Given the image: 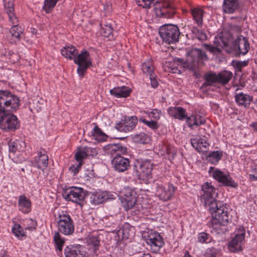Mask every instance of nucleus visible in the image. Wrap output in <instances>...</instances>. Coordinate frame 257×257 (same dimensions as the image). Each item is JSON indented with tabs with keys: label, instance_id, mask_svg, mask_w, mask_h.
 <instances>
[{
	"label": "nucleus",
	"instance_id": "f257e3e1",
	"mask_svg": "<svg viewBox=\"0 0 257 257\" xmlns=\"http://www.w3.org/2000/svg\"><path fill=\"white\" fill-rule=\"evenodd\" d=\"M217 193L216 189L211 183L205 182L202 186L200 191V200L204 206L208 208L212 215V219L208 222V225L211 227L217 233L224 232L225 226L229 221L226 204L215 199Z\"/></svg>",
	"mask_w": 257,
	"mask_h": 257
},
{
	"label": "nucleus",
	"instance_id": "f03ea898",
	"mask_svg": "<svg viewBox=\"0 0 257 257\" xmlns=\"http://www.w3.org/2000/svg\"><path fill=\"white\" fill-rule=\"evenodd\" d=\"M20 106L19 98L10 91H0V128L5 132H14L20 126L17 116L6 111H16Z\"/></svg>",
	"mask_w": 257,
	"mask_h": 257
},
{
	"label": "nucleus",
	"instance_id": "7ed1b4c3",
	"mask_svg": "<svg viewBox=\"0 0 257 257\" xmlns=\"http://www.w3.org/2000/svg\"><path fill=\"white\" fill-rule=\"evenodd\" d=\"M187 60L175 58L173 63L167 62L163 66L164 70L172 73H181L179 68H186L191 70H195L198 63H202V61L206 60L207 57L206 53L202 49H190L186 52Z\"/></svg>",
	"mask_w": 257,
	"mask_h": 257
},
{
	"label": "nucleus",
	"instance_id": "20e7f679",
	"mask_svg": "<svg viewBox=\"0 0 257 257\" xmlns=\"http://www.w3.org/2000/svg\"><path fill=\"white\" fill-rule=\"evenodd\" d=\"M60 49L61 54L65 58L73 60L78 65L77 73L80 77H83L87 69L92 66L89 53L86 50L78 53V49Z\"/></svg>",
	"mask_w": 257,
	"mask_h": 257
},
{
	"label": "nucleus",
	"instance_id": "39448f33",
	"mask_svg": "<svg viewBox=\"0 0 257 257\" xmlns=\"http://www.w3.org/2000/svg\"><path fill=\"white\" fill-rule=\"evenodd\" d=\"M155 0H136L137 4L144 9H149L154 6V11L157 17L170 18L174 14V8L167 2H156Z\"/></svg>",
	"mask_w": 257,
	"mask_h": 257
},
{
	"label": "nucleus",
	"instance_id": "423d86ee",
	"mask_svg": "<svg viewBox=\"0 0 257 257\" xmlns=\"http://www.w3.org/2000/svg\"><path fill=\"white\" fill-rule=\"evenodd\" d=\"M241 28L240 27L236 25H232L230 28V33H222L220 35L215 37L214 41L215 46L210 48H218V47H225L229 46L230 43L231 39L241 32Z\"/></svg>",
	"mask_w": 257,
	"mask_h": 257
},
{
	"label": "nucleus",
	"instance_id": "0eeeda50",
	"mask_svg": "<svg viewBox=\"0 0 257 257\" xmlns=\"http://www.w3.org/2000/svg\"><path fill=\"white\" fill-rule=\"evenodd\" d=\"M159 34L163 42L171 44L178 41L180 33L177 26L167 24L160 28Z\"/></svg>",
	"mask_w": 257,
	"mask_h": 257
},
{
	"label": "nucleus",
	"instance_id": "6e6552de",
	"mask_svg": "<svg viewBox=\"0 0 257 257\" xmlns=\"http://www.w3.org/2000/svg\"><path fill=\"white\" fill-rule=\"evenodd\" d=\"M58 231L64 235H72L74 232L73 221L69 214L62 212L59 214V220L57 221Z\"/></svg>",
	"mask_w": 257,
	"mask_h": 257
},
{
	"label": "nucleus",
	"instance_id": "1a4fd4ad",
	"mask_svg": "<svg viewBox=\"0 0 257 257\" xmlns=\"http://www.w3.org/2000/svg\"><path fill=\"white\" fill-rule=\"evenodd\" d=\"M86 196V192L82 188L70 187L67 188L63 194L64 198L79 204L81 207Z\"/></svg>",
	"mask_w": 257,
	"mask_h": 257
},
{
	"label": "nucleus",
	"instance_id": "9d476101",
	"mask_svg": "<svg viewBox=\"0 0 257 257\" xmlns=\"http://www.w3.org/2000/svg\"><path fill=\"white\" fill-rule=\"evenodd\" d=\"M208 173L210 176L225 186L233 188H236L237 186V183L232 179L228 173L225 174L219 169L213 167L209 168Z\"/></svg>",
	"mask_w": 257,
	"mask_h": 257
},
{
	"label": "nucleus",
	"instance_id": "9b49d317",
	"mask_svg": "<svg viewBox=\"0 0 257 257\" xmlns=\"http://www.w3.org/2000/svg\"><path fill=\"white\" fill-rule=\"evenodd\" d=\"M232 76V73L227 70L222 71L217 74L215 73H210L205 76V84L211 85L212 83H218L225 85L229 82Z\"/></svg>",
	"mask_w": 257,
	"mask_h": 257
},
{
	"label": "nucleus",
	"instance_id": "f8f14e48",
	"mask_svg": "<svg viewBox=\"0 0 257 257\" xmlns=\"http://www.w3.org/2000/svg\"><path fill=\"white\" fill-rule=\"evenodd\" d=\"M176 188L171 183L165 186L157 183L156 184V196L160 200L168 201L172 199L174 195Z\"/></svg>",
	"mask_w": 257,
	"mask_h": 257
},
{
	"label": "nucleus",
	"instance_id": "ddd939ff",
	"mask_svg": "<svg viewBox=\"0 0 257 257\" xmlns=\"http://www.w3.org/2000/svg\"><path fill=\"white\" fill-rule=\"evenodd\" d=\"M245 235L244 227L239 226L235 231V236L228 242V249L233 252L241 250L242 243L245 240Z\"/></svg>",
	"mask_w": 257,
	"mask_h": 257
},
{
	"label": "nucleus",
	"instance_id": "4468645a",
	"mask_svg": "<svg viewBox=\"0 0 257 257\" xmlns=\"http://www.w3.org/2000/svg\"><path fill=\"white\" fill-rule=\"evenodd\" d=\"M146 243L150 245L153 252H158L163 245L164 242L162 237L157 231L151 230L148 232L146 238Z\"/></svg>",
	"mask_w": 257,
	"mask_h": 257
},
{
	"label": "nucleus",
	"instance_id": "2eb2a0df",
	"mask_svg": "<svg viewBox=\"0 0 257 257\" xmlns=\"http://www.w3.org/2000/svg\"><path fill=\"white\" fill-rule=\"evenodd\" d=\"M138 121V119L135 116H125L116 124L115 127L120 132H130L135 128Z\"/></svg>",
	"mask_w": 257,
	"mask_h": 257
},
{
	"label": "nucleus",
	"instance_id": "dca6fc26",
	"mask_svg": "<svg viewBox=\"0 0 257 257\" xmlns=\"http://www.w3.org/2000/svg\"><path fill=\"white\" fill-rule=\"evenodd\" d=\"M124 196L121 200L122 206L126 210L133 208L137 202L135 191L128 188H125Z\"/></svg>",
	"mask_w": 257,
	"mask_h": 257
},
{
	"label": "nucleus",
	"instance_id": "f3484780",
	"mask_svg": "<svg viewBox=\"0 0 257 257\" xmlns=\"http://www.w3.org/2000/svg\"><path fill=\"white\" fill-rule=\"evenodd\" d=\"M34 164L42 171L46 169L48 164V156L46 151L40 149L37 153V156L34 158Z\"/></svg>",
	"mask_w": 257,
	"mask_h": 257
},
{
	"label": "nucleus",
	"instance_id": "a211bd4d",
	"mask_svg": "<svg viewBox=\"0 0 257 257\" xmlns=\"http://www.w3.org/2000/svg\"><path fill=\"white\" fill-rule=\"evenodd\" d=\"M112 164L115 170L118 172H123L131 167L130 160L118 155L113 159Z\"/></svg>",
	"mask_w": 257,
	"mask_h": 257
},
{
	"label": "nucleus",
	"instance_id": "6ab92c4d",
	"mask_svg": "<svg viewBox=\"0 0 257 257\" xmlns=\"http://www.w3.org/2000/svg\"><path fill=\"white\" fill-rule=\"evenodd\" d=\"M97 154L95 148L89 147H80L77 149L75 155L76 160H81L86 158L88 156L94 157Z\"/></svg>",
	"mask_w": 257,
	"mask_h": 257
},
{
	"label": "nucleus",
	"instance_id": "aec40b11",
	"mask_svg": "<svg viewBox=\"0 0 257 257\" xmlns=\"http://www.w3.org/2000/svg\"><path fill=\"white\" fill-rule=\"evenodd\" d=\"M82 249L79 244H70L65 247L64 253L65 257H84Z\"/></svg>",
	"mask_w": 257,
	"mask_h": 257
},
{
	"label": "nucleus",
	"instance_id": "412c9836",
	"mask_svg": "<svg viewBox=\"0 0 257 257\" xmlns=\"http://www.w3.org/2000/svg\"><path fill=\"white\" fill-rule=\"evenodd\" d=\"M185 120L187 125L191 129L205 123V119L201 115L196 112L192 113L190 116L187 115Z\"/></svg>",
	"mask_w": 257,
	"mask_h": 257
},
{
	"label": "nucleus",
	"instance_id": "4be33fe9",
	"mask_svg": "<svg viewBox=\"0 0 257 257\" xmlns=\"http://www.w3.org/2000/svg\"><path fill=\"white\" fill-rule=\"evenodd\" d=\"M192 147L199 153L206 152L209 149V144L205 138H195L191 139Z\"/></svg>",
	"mask_w": 257,
	"mask_h": 257
},
{
	"label": "nucleus",
	"instance_id": "5701e85b",
	"mask_svg": "<svg viewBox=\"0 0 257 257\" xmlns=\"http://www.w3.org/2000/svg\"><path fill=\"white\" fill-rule=\"evenodd\" d=\"M235 100L236 104L239 106L248 107L251 101L252 100V96L243 92H237V89L235 93Z\"/></svg>",
	"mask_w": 257,
	"mask_h": 257
},
{
	"label": "nucleus",
	"instance_id": "b1692460",
	"mask_svg": "<svg viewBox=\"0 0 257 257\" xmlns=\"http://www.w3.org/2000/svg\"><path fill=\"white\" fill-rule=\"evenodd\" d=\"M18 210L24 214H28L31 211V202L28 197L24 195H22L18 197Z\"/></svg>",
	"mask_w": 257,
	"mask_h": 257
},
{
	"label": "nucleus",
	"instance_id": "393cba45",
	"mask_svg": "<svg viewBox=\"0 0 257 257\" xmlns=\"http://www.w3.org/2000/svg\"><path fill=\"white\" fill-rule=\"evenodd\" d=\"M8 145L10 152L13 154L17 152H23L26 148V143L22 139L11 140L8 143Z\"/></svg>",
	"mask_w": 257,
	"mask_h": 257
},
{
	"label": "nucleus",
	"instance_id": "a878e982",
	"mask_svg": "<svg viewBox=\"0 0 257 257\" xmlns=\"http://www.w3.org/2000/svg\"><path fill=\"white\" fill-rule=\"evenodd\" d=\"M168 114L176 119L180 120H185L187 115L186 110L182 107H169L168 108Z\"/></svg>",
	"mask_w": 257,
	"mask_h": 257
},
{
	"label": "nucleus",
	"instance_id": "bb28decb",
	"mask_svg": "<svg viewBox=\"0 0 257 257\" xmlns=\"http://www.w3.org/2000/svg\"><path fill=\"white\" fill-rule=\"evenodd\" d=\"M132 90L127 86L114 87L109 90L111 95L117 98H126L131 94Z\"/></svg>",
	"mask_w": 257,
	"mask_h": 257
},
{
	"label": "nucleus",
	"instance_id": "cd10ccee",
	"mask_svg": "<svg viewBox=\"0 0 257 257\" xmlns=\"http://www.w3.org/2000/svg\"><path fill=\"white\" fill-rule=\"evenodd\" d=\"M232 48H249V44L247 38L242 35L236 36L231 39Z\"/></svg>",
	"mask_w": 257,
	"mask_h": 257
},
{
	"label": "nucleus",
	"instance_id": "c85d7f7f",
	"mask_svg": "<svg viewBox=\"0 0 257 257\" xmlns=\"http://www.w3.org/2000/svg\"><path fill=\"white\" fill-rule=\"evenodd\" d=\"M239 0H224L222 10L226 14H232L239 8Z\"/></svg>",
	"mask_w": 257,
	"mask_h": 257
},
{
	"label": "nucleus",
	"instance_id": "c756f323",
	"mask_svg": "<svg viewBox=\"0 0 257 257\" xmlns=\"http://www.w3.org/2000/svg\"><path fill=\"white\" fill-rule=\"evenodd\" d=\"M108 199L107 193L105 191H99L91 194L90 202L93 205L102 203Z\"/></svg>",
	"mask_w": 257,
	"mask_h": 257
},
{
	"label": "nucleus",
	"instance_id": "7c9ffc66",
	"mask_svg": "<svg viewBox=\"0 0 257 257\" xmlns=\"http://www.w3.org/2000/svg\"><path fill=\"white\" fill-rule=\"evenodd\" d=\"M153 165L150 161H144L140 166V173L143 177L149 179L152 177V172Z\"/></svg>",
	"mask_w": 257,
	"mask_h": 257
},
{
	"label": "nucleus",
	"instance_id": "2f4dec72",
	"mask_svg": "<svg viewBox=\"0 0 257 257\" xmlns=\"http://www.w3.org/2000/svg\"><path fill=\"white\" fill-rule=\"evenodd\" d=\"M4 3L5 11L8 16L9 20H14L17 22L16 16L15 13L14 0H3Z\"/></svg>",
	"mask_w": 257,
	"mask_h": 257
},
{
	"label": "nucleus",
	"instance_id": "473e14b6",
	"mask_svg": "<svg viewBox=\"0 0 257 257\" xmlns=\"http://www.w3.org/2000/svg\"><path fill=\"white\" fill-rule=\"evenodd\" d=\"M53 240L58 254L62 255V249L65 243V239L62 237L59 232H55Z\"/></svg>",
	"mask_w": 257,
	"mask_h": 257
},
{
	"label": "nucleus",
	"instance_id": "72a5a7b5",
	"mask_svg": "<svg viewBox=\"0 0 257 257\" xmlns=\"http://www.w3.org/2000/svg\"><path fill=\"white\" fill-rule=\"evenodd\" d=\"M16 20L17 22H16L14 20H9V21L13 25L10 30V33L12 36L18 41L20 39L21 34H22V29L20 26H19V21L17 17Z\"/></svg>",
	"mask_w": 257,
	"mask_h": 257
},
{
	"label": "nucleus",
	"instance_id": "f704fd0d",
	"mask_svg": "<svg viewBox=\"0 0 257 257\" xmlns=\"http://www.w3.org/2000/svg\"><path fill=\"white\" fill-rule=\"evenodd\" d=\"M191 14L193 20L197 26L199 27H201L203 24V10L200 8H193L191 9Z\"/></svg>",
	"mask_w": 257,
	"mask_h": 257
},
{
	"label": "nucleus",
	"instance_id": "c9c22d12",
	"mask_svg": "<svg viewBox=\"0 0 257 257\" xmlns=\"http://www.w3.org/2000/svg\"><path fill=\"white\" fill-rule=\"evenodd\" d=\"M100 34L104 37L111 40L113 38V28L110 24H100Z\"/></svg>",
	"mask_w": 257,
	"mask_h": 257
},
{
	"label": "nucleus",
	"instance_id": "e433bc0d",
	"mask_svg": "<svg viewBox=\"0 0 257 257\" xmlns=\"http://www.w3.org/2000/svg\"><path fill=\"white\" fill-rule=\"evenodd\" d=\"M161 154L164 155L166 154L169 160L173 159L176 155V151L175 148L170 145L162 144L160 150Z\"/></svg>",
	"mask_w": 257,
	"mask_h": 257
},
{
	"label": "nucleus",
	"instance_id": "4c0bfd02",
	"mask_svg": "<svg viewBox=\"0 0 257 257\" xmlns=\"http://www.w3.org/2000/svg\"><path fill=\"white\" fill-rule=\"evenodd\" d=\"M92 139L98 142H103L106 139V135L98 125H95L91 132Z\"/></svg>",
	"mask_w": 257,
	"mask_h": 257
},
{
	"label": "nucleus",
	"instance_id": "58836bf2",
	"mask_svg": "<svg viewBox=\"0 0 257 257\" xmlns=\"http://www.w3.org/2000/svg\"><path fill=\"white\" fill-rule=\"evenodd\" d=\"M223 156L222 151H216L210 152L207 155L208 160L211 164L216 165L222 159Z\"/></svg>",
	"mask_w": 257,
	"mask_h": 257
},
{
	"label": "nucleus",
	"instance_id": "ea45409f",
	"mask_svg": "<svg viewBox=\"0 0 257 257\" xmlns=\"http://www.w3.org/2000/svg\"><path fill=\"white\" fill-rule=\"evenodd\" d=\"M133 140L136 143L145 144L150 141V138L144 133H140L133 137Z\"/></svg>",
	"mask_w": 257,
	"mask_h": 257
},
{
	"label": "nucleus",
	"instance_id": "a19ab883",
	"mask_svg": "<svg viewBox=\"0 0 257 257\" xmlns=\"http://www.w3.org/2000/svg\"><path fill=\"white\" fill-rule=\"evenodd\" d=\"M142 70L145 74L149 76L151 74H155L154 73V67L151 61L144 62L142 66Z\"/></svg>",
	"mask_w": 257,
	"mask_h": 257
},
{
	"label": "nucleus",
	"instance_id": "79ce46f5",
	"mask_svg": "<svg viewBox=\"0 0 257 257\" xmlns=\"http://www.w3.org/2000/svg\"><path fill=\"white\" fill-rule=\"evenodd\" d=\"M88 245L92 247L94 252L96 251L99 247L100 244V240L97 235H92L87 239Z\"/></svg>",
	"mask_w": 257,
	"mask_h": 257
},
{
	"label": "nucleus",
	"instance_id": "37998d69",
	"mask_svg": "<svg viewBox=\"0 0 257 257\" xmlns=\"http://www.w3.org/2000/svg\"><path fill=\"white\" fill-rule=\"evenodd\" d=\"M212 239L211 235L204 232H202L197 235V241L201 243H209Z\"/></svg>",
	"mask_w": 257,
	"mask_h": 257
},
{
	"label": "nucleus",
	"instance_id": "c03bdc74",
	"mask_svg": "<svg viewBox=\"0 0 257 257\" xmlns=\"http://www.w3.org/2000/svg\"><path fill=\"white\" fill-rule=\"evenodd\" d=\"M12 231L18 238L26 236L22 226L18 223H15L12 228Z\"/></svg>",
	"mask_w": 257,
	"mask_h": 257
},
{
	"label": "nucleus",
	"instance_id": "a18cd8bd",
	"mask_svg": "<svg viewBox=\"0 0 257 257\" xmlns=\"http://www.w3.org/2000/svg\"><path fill=\"white\" fill-rule=\"evenodd\" d=\"M143 112L147 114L149 118L156 121L160 119L161 114V111L158 109H152L150 111Z\"/></svg>",
	"mask_w": 257,
	"mask_h": 257
},
{
	"label": "nucleus",
	"instance_id": "49530a36",
	"mask_svg": "<svg viewBox=\"0 0 257 257\" xmlns=\"http://www.w3.org/2000/svg\"><path fill=\"white\" fill-rule=\"evenodd\" d=\"M24 225L26 226V230L32 231L36 228L37 223L35 220L31 218H28L25 220Z\"/></svg>",
	"mask_w": 257,
	"mask_h": 257
},
{
	"label": "nucleus",
	"instance_id": "de8ad7c7",
	"mask_svg": "<svg viewBox=\"0 0 257 257\" xmlns=\"http://www.w3.org/2000/svg\"><path fill=\"white\" fill-rule=\"evenodd\" d=\"M140 122H142L147 125L148 127L152 128V129H156L158 128V126L157 123V121L151 119V120H147L143 117H140L139 119Z\"/></svg>",
	"mask_w": 257,
	"mask_h": 257
},
{
	"label": "nucleus",
	"instance_id": "09e8293b",
	"mask_svg": "<svg viewBox=\"0 0 257 257\" xmlns=\"http://www.w3.org/2000/svg\"><path fill=\"white\" fill-rule=\"evenodd\" d=\"M219 253V251L217 249L214 247L208 248L204 254L205 257H217V254Z\"/></svg>",
	"mask_w": 257,
	"mask_h": 257
},
{
	"label": "nucleus",
	"instance_id": "8fccbe9b",
	"mask_svg": "<svg viewBox=\"0 0 257 257\" xmlns=\"http://www.w3.org/2000/svg\"><path fill=\"white\" fill-rule=\"evenodd\" d=\"M248 63V61H232L233 65L234 67L240 69L241 68L246 66L247 65Z\"/></svg>",
	"mask_w": 257,
	"mask_h": 257
},
{
	"label": "nucleus",
	"instance_id": "3c124183",
	"mask_svg": "<svg viewBox=\"0 0 257 257\" xmlns=\"http://www.w3.org/2000/svg\"><path fill=\"white\" fill-rule=\"evenodd\" d=\"M149 78L151 81V84L152 87L154 88H157L159 84L156 74H151V76H149Z\"/></svg>",
	"mask_w": 257,
	"mask_h": 257
},
{
	"label": "nucleus",
	"instance_id": "603ef678",
	"mask_svg": "<svg viewBox=\"0 0 257 257\" xmlns=\"http://www.w3.org/2000/svg\"><path fill=\"white\" fill-rule=\"evenodd\" d=\"M227 53H230L231 52V50H233V49H226ZM234 50H237V51L235 53V56L236 57H239L241 55H245L248 52V49H243L244 51H241V49H234Z\"/></svg>",
	"mask_w": 257,
	"mask_h": 257
},
{
	"label": "nucleus",
	"instance_id": "864d4df0",
	"mask_svg": "<svg viewBox=\"0 0 257 257\" xmlns=\"http://www.w3.org/2000/svg\"><path fill=\"white\" fill-rule=\"evenodd\" d=\"M69 170L73 173V175H76L78 172H79V170L76 168V167H75V166L74 165H72L70 168H69Z\"/></svg>",
	"mask_w": 257,
	"mask_h": 257
},
{
	"label": "nucleus",
	"instance_id": "5fc2aeb1",
	"mask_svg": "<svg viewBox=\"0 0 257 257\" xmlns=\"http://www.w3.org/2000/svg\"><path fill=\"white\" fill-rule=\"evenodd\" d=\"M251 172L257 175V161H255L251 167Z\"/></svg>",
	"mask_w": 257,
	"mask_h": 257
},
{
	"label": "nucleus",
	"instance_id": "6e6d98bb",
	"mask_svg": "<svg viewBox=\"0 0 257 257\" xmlns=\"http://www.w3.org/2000/svg\"><path fill=\"white\" fill-rule=\"evenodd\" d=\"M83 160H76L78 162V164L76 165H73L76 168H77L79 171L80 170L81 166L83 164Z\"/></svg>",
	"mask_w": 257,
	"mask_h": 257
},
{
	"label": "nucleus",
	"instance_id": "4d7b16f0",
	"mask_svg": "<svg viewBox=\"0 0 257 257\" xmlns=\"http://www.w3.org/2000/svg\"><path fill=\"white\" fill-rule=\"evenodd\" d=\"M123 237L124 238L127 239L129 237V234L127 233V230L126 229H123L122 230Z\"/></svg>",
	"mask_w": 257,
	"mask_h": 257
},
{
	"label": "nucleus",
	"instance_id": "13d9d810",
	"mask_svg": "<svg viewBox=\"0 0 257 257\" xmlns=\"http://www.w3.org/2000/svg\"><path fill=\"white\" fill-rule=\"evenodd\" d=\"M249 179L251 181H257V175L253 173V174L249 175Z\"/></svg>",
	"mask_w": 257,
	"mask_h": 257
},
{
	"label": "nucleus",
	"instance_id": "bf43d9fd",
	"mask_svg": "<svg viewBox=\"0 0 257 257\" xmlns=\"http://www.w3.org/2000/svg\"><path fill=\"white\" fill-rule=\"evenodd\" d=\"M250 126L253 128L254 131L257 132V122H253Z\"/></svg>",
	"mask_w": 257,
	"mask_h": 257
},
{
	"label": "nucleus",
	"instance_id": "052dcab7",
	"mask_svg": "<svg viewBox=\"0 0 257 257\" xmlns=\"http://www.w3.org/2000/svg\"><path fill=\"white\" fill-rule=\"evenodd\" d=\"M8 254L7 251H4L3 253H0V257H8Z\"/></svg>",
	"mask_w": 257,
	"mask_h": 257
},
{
	"label": "nucleus",
	"instance_id": "680f3d73",
	"mask_svg": "<svg viewBox=\"0 0 257 257\" xmlns=\"http://www.w3.org/2000/svg\"><path fill=\"white\" fill-rule=\"evenodd\" d=\"M210 52L214 53L215 52H221V49H208Z\"/></svg>",
	"mask_w": 257,
	"mask_h": 257
},
{
	"label": "nucleus",
	"instance_id": "e2e57ef3",
	"mask_svg": "<svg viewBox=\"0 0 257 257\" xmlns=\"http://www.w3.org/2000/svg\"><path fill=\"white\" fill-rule=\"evenodd\" d=\"M140 257H152L150 253H143Z\"/></svg>",
	"mask_w": 257,
	"mask_h": 257
},
{
	"label": "nucleus",
	"instance_id": "0e129e2a",
	"mask_svg": "<svg viewBox=\"0 0 257 257\" xmlns=\"http://www.w3.org/2000/svg\"><path fill=\"white\" fill-rule=\"evenodd\" d=\"M63 48H65V49H66V48H75V46H71L70 47H69V46H64L63 47Z\"/></svg>",
	"mask_w": 257,
	"mask_h": 257
},
{
	"label": "nucleus",
	"instance_id": "69168bd1",
	"mask_svg": "<svg viewBox=\"0 0 257 257\" xmlns=\"http://www.w3.org/2000/svg\"><path fill=\"white\" fill-rule=\"evenodd\" d=\"M206 35L205 34H202L201 35V38L202 39H206Z\"/></svg>",
	"mask_w": 257,
	"mask_h": 257
},
{
	"label": "nucleus",
	"instance_id": "338daca9",
	"mask_svg": "<svg viewBox=\"0 0 257 257\" xmlns=\"http://www.w3.org/2000/svg\"><path fill=\"white\" fill-rule=\"evenodd\" d=\"M36 32H37V30L35 29H33L32 32L33 34H36Z\"/></svg>",
	"mask_w": 257,
	"mask_h": 257
}]
</instances>
